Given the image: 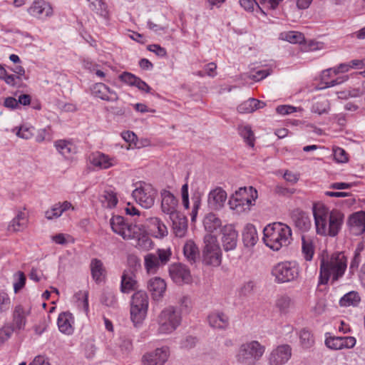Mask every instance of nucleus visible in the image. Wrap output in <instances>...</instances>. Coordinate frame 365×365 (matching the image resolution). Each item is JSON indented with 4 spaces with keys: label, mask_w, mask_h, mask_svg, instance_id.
<instances>
[{
    "label": "nucleus",
    "mask_w": 365,
    "mask_h": 365,
    "mask_svg": "<svg viewBox=\"0 0 365 365\" xmlns=\"http://www.w3.org/2000/svg\"><path fill=\"white\" fill-rule=\"evenodd\" d=\"M316 232L324 237L338 235L344 225V215L337 209L330 210L322 202L314 203L312 207Z\"/></svg>",
    "instance_id": "obj_1"
},
{
    "label": "nucleus",
    "mask_w": 365,
    "mask_h": 365,
    "mask_svg": "<svg viewBox=\"0 0 365 365\" xmlns=\"http://www.w3.org/2000/svg\"><path fill=\"white\" fill-rule=\"evenodd\" d=\"M110 225L113 232L131 241L136 249L147 251L153 247V242L143 225L129 223L120 215L113 216Z\"/></svg>",
    "instance_id": "obj_2"
},
{
    "label": "nucleus",
    "mask_w": 365,
    "mask_h": 365,
    "mask_svg": "<svg viewBox=\"0 0 365 365\" xmlns=\"http://www.w3.org/2000/svg\"><path fill=\"white\" fill-rule=\"evenodd\" d=\"M347 267V259L343 252H336L329 257L323 258L320 262L319 284H326L329 279L339 280L344 274Z\"/></svg>",
    "instance_id": "obj_3"
},
{
    "label": "nucleus",
    "mask_w": 365,
    "mask_h": 365,
    "mask_svg": "<svg viewBox=\"0 0 365 365\" xmlns=\"http://www.w3.org/2000/svg\"><path fill=\"white\" fill-rule=\"evenodd\" d=\"M263 233L264 244L274 251L288 246L292 240L291 228L282 222L269 224L264 228Z\"/></svg>",
    "instance_id": "obj_4"
},
{
    "label": "nucleus",
    "mask_w": 365,
    "mask_h": 365,
    "mask_svg": "<svg viewBox=\"0 0 365 365\" xmlns=\"http://www.w3.org/2000/svg\"><path fill=\"white\" fill-rule=\"evenodd\" d=\"M258 197L257 191L253 187H240L229 200L230 208L240 213L250 210Z\"/></svg>",
    "instance_id": "obj_5"
},
{
    "label": "nucleus",
    "mask_w": 365,
    "mask_h": 365,
    "mask_svg": "<svg viewBox=\"0 0 365 365\" xmlns=\"http://www.w3.org/2000/svg\"><path fill=\"white\" fill-rule=\"evenodd\" d=\"M181 322V314L175 307L173 306L167 307L158 316V332L161 334H171L178 329Z\"/></svg>",
    "instance_id": "obj_6"
},
{
    "label": "nucleus",
    "mask_w": 365,
    "mask_h": 365,
    "mask_svg": "<svg viewBox=\"0 0 365 365\" xmlns=\"http://www.w3.org/2000/svg\"><path fill=\"white\" fill-rule=\"evenodd\" d=\"M266 347L257 340H252L242 344L236 359L238 363L250 364L259 361L265 353Z\"/></svg>",
    "instance_id": "obj_7"
},
{
    "label": "nucleus",
    "mask_w": 365,
    "mask_h": 365,
    "mask_svg": "<svg viewBox=\"0 0 365 365\" xmlns=\"http://www.w3.org/2000/svg\"><path fill=\"white\" fill-rule=\"evenodd\" d=\"M271 274L277 283L290 282L299 277V267L294 261L281 262L272 267Z\"/></svg>",
    "instance_id": "obj_8"
},
{
    "label": "nucleus",
    "mask_w": 365,
    "mask_h": 365,
    "mask_svg": "<svg viewBox=\"0 0 365 365\" xmlns=\"http://www.w3.org/2000/svg\"><path fill=\"white\" fill-rule=\"evenodd\" d=\"M204 244L203 262L207 265L219 266L221 264L222 254L217 237L211 234H207L204 237Z\"/></svg>",
    "instance_id": "obj_9"
},
{
    "label": "nucleus",
    "mask_w": 365,
    "mask_h": 365,
    "mask_svg": "<svg viewBox=\"0 0 365 365\" xmlns=\"http://www.w3.org/2000/svg\"><path fill=\"white\" fill-rule=\"evenodd\" d=\"M157 190L153 186L145 182H139L135 185V189L132 195L135 201L143 207L150 208L155 203Z\"/></svg>",
    "instance_id": "obj_10"
},
{
    "label": "nucleus",
    "mask_w": 365,
    "mask_h": 365,
    "mask_svg": "<svg viewBox=\"0 0 365 365\" xmlns=\"http://www.w3.org/2000/svg\"><path fill=\"white\" fill-rule=\"evenodd\" d=\"M169 249H158L156 255L148 253L144 257V267L148 274L157 273L160 267L166 264L171 257Z\"/></svg>",
    "instance_id": "obj_11"
},
{
    "label": "nucleus",
    "mask_w": 365,
    "mask_h": 365,
    "mask_svg": "<svg viewBox=\"0 0 365 365\" xmlns=\"http://www.w3.org/2000/svg\"><path fill=\"white\" fill-rule=\"evenodd\" d=\"M91 165L98 170H107L118 165L116 157L109 155L101 151L91 153L88 157Z\"/></svg>",
    "instance_id": "obj_12"
},
{
    "label": "nucleus",
    "mask_w": 365,
    "mask_h": 365,
    "mask_svg": "<svg viewBox=\"0 0 365 365\" xmlns=\"http://www.w3.org/2000/svg\"><path fill=\"white\" fill-rule=\"evenodd\" d=\"M169 274L172 280L178 285L190 284L192 281L190 269L181 263H174L169 267Z\"/></svg>",
    "instance_id": "obj_13"
},
{
    "label": "nucleus",
    "mask_w": 365,
    "mask_h": 365,
    "mask_svg": "<svg viewBox=\"0 0 365 365\" xmlns=\"http://www.w3.org/2000/svg\"><path fill=\"white\" fill-rule=\"evenodd\" d=\"M292 347L289 344H281L274 348L268 356L270 365H284L292 356Z\"/></svg>",
    "instance_id": "obj_14"
},
{
    "label": "nucleus",
    "mask_w": 365,
    "mask_h": 365,
    "mask_svg": "<svg viewBox=\"0 0 365 365\" xmlns=\"http://www.w3.org/2000/svg\"><path fill=\"white\" fill-rule=\"evenodd\" d=\"M170 356V349L168 346L157 348L153 351L145 353L142 357V362L149 365H163Z\"/></svg>",
    "instance_id": "obj_15"
},
{
    "label": "nucleus",
    "mask_w": 365,
    "mask_h": 365,
    "mask_svg": "<svg viewBox=\"0 0 365 365\" xmlns=\"http://www.w3.org/2000/svg\"><path fill=\"white\" fill-rule=\"evenodd\" d=\"M238 233L232 225H227L222 229V245L225 251L228 252L236 248Z\"/></svg>",
    "instance_id": "obj_16"
},
{
    "label": "nucleus",
    "mask_w": 365,
    "mask_h": 365,
    "mask_svg": "<svg viewBox=\"0 0 365 365\" xmlns=\"http://www.w3.org/2000/svg\"><path fill=\"white\" fill-rule=\"evenodd\" d=\"M295 227L302 232H307L312 227V221L307 213L301 209H294L290 214Z\"/></svg>",
    "instance_id": "obj_17"
},
{
    "label": "nucleus",
    "mask_w": 365,
    "mask_h": 365,
    "mask_svg": "<svg viewBox=\"0 0 365 365\" xmlns=\"http://www.w3.org/2000/svg\"><path fill=\"white\" fill-rule=\"evenodd\" d=\"M226 200V192L222 187H217L208 194V206L212 210H218L224 206Z\"/></svg>",
    "instance_id": "obj_18"
},
{
    "label": "nucleus",
    "mask_w": 365,
    "mask_h": 365,
    "mask_svg": "<svg viewBox=\"0 0 365 365\" xmlns=\"http://www.w3.org/2000/svg\"><path fill=\"white\" fill-rule=\"evenodd\" d=\"M348 225L351 232L354 235H360L365 232V212L359 211L350 215Z\"/></svg>",
    "instance_id": "obj_19"
},
{
    "label": "nucleus",
    "mask_w": 365,
    "mask_h": 365,
    "mask_svg": "<svg viewBox=\"0 0 365 365\" xmlns=\"http://www.w3.org/2000/svg\"><path fill=\"white\" fill-rule=\"evenodd\" d=\"M92 93L103 101L114 102L118 100L117 93L103 83H97L93 86Z\"/></svg>",
    "instance_id": "obj_20"
},
{
    "label": "nucleus",
    "mask_w": 365,
    "mask_h": 365,
    "mask_svg": "<svg viewBox=\"0 0 365 365\" xmlns=\"http://www.w3.org/2000/svg\"><path fill=\"white\" fill-rule=\"evenodd\" d=\"M57 152L66 159H71L78 152V147L71 140H58L54 142Z\"/></svg>",
    "instance_id": "obj_21"
},
{
    "label": "nucleus",
    "mask_w": 365,
    "mask_h": 365,
    "mask_svg": "<svg viewBox=\"0 0 365 365\" xmlns=\"http://www.w3.org/2000/svg\"><path fill=\"white\" fill-rule=\"evenodd\" d=\"M167 284L164 279L160 277L151 278L148 282V289L151 294L152 298L158 301L160 300L166 291Z\"/></svg>",
    "instance_id": "obj_22"
},
{
    "label": "nucleus",
    "mask_w": 365,
    "mask_h": 365,
    "mask_svg": "<svg viewBox=\"0 0 365 365\" xmlns=\"http://www.w3.org/2000/svg\"><path fill=\"white\" fill-rule=\"evenodd\" d=\"M161 209L164 213L170 216L178 212L177 210L178 201L173 193L168 190H163L161 192Z\"/></svg>",
    "instance_id": "obj_23"
},
{
    "label": "nucleus",
    "mask_w": 365,
    "mask_h": 365,
    "mask_svg": "<svg viewBox=\"0 0 365 365\" xmlns=\"http://www.w3.org/2000/svg\"><path fill=\"white\" fill-rule=\"evenodd\" d=\"M337 75L335 68L324 70L321 76L322 83L324 84V88H329L341 84L348 79L346 76L336 77Z\"/></svg>",
    "instance_id": "obj_24"
},
{
    "label": "nucleus",
    "mask_w": 365,
    "mask_h": 365,
    "mask_svg": "<svg viewBox=\"0 0 365 365\" xmlns=\"http://www.w3.org/2000/svg\"><path fill=\"white\" fill-rule=\"evenodd\" d=\"M209 325L216 329L225 330L230 325L229 317L221 312H214L207 317Z\"/></svg>",
    "instance_id": "obj_25"
},
{
    "label": "nucleus",
    "mask_w": 365,
    "mask_h": 365,
    "mask_svg": "<svg viewBox=\"0 0 365 365\" xmlns=\"http://www.w3.org/2000/svg\"><path fill=\"white\" fill-rule=\"evenodd\" d=\"M136 275L131 269H126L123 272L120 282V291L123 293H130L138 289Z\"/></svg>",
    "instance_id": "obj_26"
},
{
    "label": "nucleus",
    "mask_w": 365,
    "mask_h": 365,
    "mask_svg": "<svg viewBox=\"0 0 365 365\" xmlns=\"http://www.w3.org/2000/svg\"><path fill=\"white\" fill-rule=\"evenodd\" d=\"M57 324L59 331L66 335H71L74 331V317L70 312H62L58 315Z\"/></svg>",
    "instance_id": "obj_27"
},
{
    "label": "nucleus",
    "mask_w": 365,
    "mask_h": 365,
    "mask_svg": "<svg viewBox=\"0 0 365 365\" xmlns=\"http://www.w3.org/2000/svg\"><path fill=\"white\" fill-rule=\"evenodd\" d=\"M170 219L172 221L175 235L179 237H183L187 228V221L185 215L180 212H177L170 215Z\"/></svg>",
    "instance_id": "obj_28"
},
{
    "label": "nucleus",
    "mask_w": 365,
    "mask_h": 365,
    "mask_svg": "<svg viewBox=\"0 0 365 365\" xmlns=\"http://www.w3.org/2000/svg\"><path fill=\"white\" fill-rule=\"evenodd\" d=\"M92 279L96 283L103 282L106 275V269L103 262L98 258H93L90 262Z\"/></svg>",
    "instance_id": "obj_29"
},
{
    "label": "nucleus",
    "mask_w": 365,
    "mask_h": 365,
    "mask_svg": "<svg viewBox=\"0 0 365 365\" xmlns=\"http://www.w3.org/2000/svg\"><path fill=\"white\" fill-rule=\"evenodd\" d=\"M148 226L155 237H163L168 235V229L163 221L158 217L147 219Z\"/></svg>",
    "instance_id": "obj_30"
},
{
    "label": "nucleus",
    "mask_w": 365,
    "mask_h": 365,
    "mask_svg": "<svg viewBox=\"0 0 365 365\" xmlns=\"http://www.w3.org/2000/svg\"><path fill=\"white\" fill-rule=\"evenodd\" d=\"M258 235L255 227L252 224H247L242 232V241L245 247H252L258 241Z\"/></svg>",
    "instance_id": "obj_31"
},
{
    "label": "nucleus",
    "mask_w": 365,
    "mask_h": 365,
    "mask_svg": "<svg viewBox=\"0 0 365 365\" xmlns=\"http://www.w3.org/2000/svg\"><path fill=\"white\" fill-rule=\"evenodd\" d=\"M27 222L26 213L19 211L16 216L10 222L8 226V231L13 232L22 231L26 228Z\"/></svg>",
    "instance_id": "obj_32"
},
{
    "label": "nucleus",
    "mask_w": 365,
    "mask_h": 365,
    "mask_svg": "<svg viewBox=\"0 0 365 365\" xmlns=\"http://www.w3.org/2000/svg\"><path fill=\"white\" fill-rule=\"evenodd\" d=\"M183 254L187 262L190 264H194L200 257L198 247L192 240H188L185 243Z\"/></svg>",
    "instance_id": "obj_33"
},
{
    "label": "nucleus",
    "mask_w": 365,
    "mask_h": 365,
    "mask_svg": "<svg viewBox=\"0 0 365 365\" xmlns=\"http://www.w3.org/2000/svg\"><path fill=\"white\" fill-rule=\"evenodd\" d=\"M265 106L262 101L255 98H249L237 106V111L240 113H250L257 109L262 108Z\"/></svg>",
    "instance_id": "obj_34"
},
{
    "label": "nucleus",
    "mask_w": 365,
    "mask_h": 365,
    "mask_svg": "<svg viewBox=\"0 0 365 365\" xmlns=\"http://www.w3.org/2000/svg\"><path fill=\"white\" fill-rule=\"evenodd\" d=\"M130 307L148 309V297L144 291L135 292L131 298Z\"/></svg>",
    "instance_id": "obj_35"
},
{
    "label": "nucleus",
    "mask_w": 365,
    "mask_h": 365,
    "mask_svg": "<svg viewBox=\"0 0 365 365\" xmlns=\"http://www.w3.org/2000/svg\"><path fill=\"white\" fill-rule=\"evenodd\" d=\"M71 209L74 210L71 203L68 201H64L62 203L55 204L50 211H47V220H51L60 217L63 212Z\"/></svg>",
    "instance_id": "obj_36"
},
{
    "label": "nucleus",
    "mask_w": 365,
    "mask_h": 365,
    "mask_svg": "<svg viewBox=\"0 0 365 365\" xmlns=\"http://www.w3.org/2000/svg\"><path fill=\"white\" fill-rule=\"evenodd\" d=\"M361 302L359 294L355 291H351L345 294L339 302L341 307H357Z\"/></svg>",
    "instance_id": "obj_37"
},
{
    "label": "nucleus",
    "mask_w": 365,
    "mask_h": 365,
    "mask_svg": "<svg viewBox=\"0 0 365 365\" xmlns=\"http://www.w3.org/2000/svg\"><path fill=\"white\" fill-rule=\"evenodd\" d=\"M26 312L22 305H16L13 312V324L14 328L21 329L26 324Z\"/></svg>",
    "instance_id": "obj_38"
},
{
    "label": "nucleus",
    "mask_w": 365,
    "mask_h": 365,
    "mask_svg": "<svg viewBox=\"0 0 365 365\" xmlns=\"http://www.w3.org/2000/svg\"><path fill=\"white\" fill-rule=\"evenodd\" d=\"M100 202L103 207L106 208H113L118 203L116 194L110 190H105L99 197Z\"/></svg>",
    "instance_id": "obj_39"
},
{
    "label": "nucleus",
    "mask_w": 365,
    "mask_h": 365,
    "mask_svg": "<svg viewBox=\"0 0 365 365\" xmlns=\"http://www.w3.org/2000/svg\"><path fill=\"white\" fill-rule=\"evenodd\" d=\"M302 253L307 261H311L314 254V246L312 240L306 236L302 237Z\"/></svg>",
    "instance_id": "obj_40"
},
{
    "label": "nucleus",
    "mask_w": 365,
    "mask_h": 365,
    "mask_svg": "<svg viewBox=\"0 0 365 365\" xmlns=\"http://www.w3.org/2000/svg\"><path fill=\"white\" fill-rule=\"evenodd\" d=\"M203 224L206 230L212 232L220 227L222 222L215 214L211 212L205 217Z\"/></svg>",
    "instance_id": "obj_41"
},
{
    "label": "nucleus",
    "mask_w": 365,
    "mask_h": 365,
    "mask_svg": "<svg viewBox=\"0 0 365 365\" xmlns=\"http://www.w3.org/2000/svg\"><path fill=\"white\" fill-rule=\"evenodd\" d=\"M238 133L243 138L247 144L251 147L255 145V135L252 128L249 125H240L238 126Z\"/></svg>",
    "instance_id": "obj_42"
},
{
    "label": "nucleus",
    "mask_w": 365,
    "mask_h": 365,
    "mask_svg": "<svg viewBox=\"0 0 365 365\" xmlns=\"http://www.w3.org/2000/svg\"><path fill=\"white\" fill-rule=\"evenodd\" d=\"M276 307L282 314H287L293 306V302L288 295H281L277 297L275 302Z\"/></svg>",
    "instance_id": "obj_43"
},
{
    "label": "nucleus",
    "mask_w": 365,
    "mask_h": 365,
    "mask_svg": "<svg viewBox=\"0 0 365 365\" xmlns=\"http://www.w3.org/2000/svg\"><path fill=\"white\" fill-rule=\"evenodd\" d=\"M279 38L291 43H301L304 41V36L302 33L295 31L281 33Z\"/></svg>",
    "instance_id": "obj_44"
},
{
    "label": "nucleus",
    "mask_w": 365,
    "mask_h": 365,
    "mask_svg": "<svg viewBox=\"0 0 365 365\" xmlns=\"http://www.w3.org/2000/svg\"><path fill=\"white\" fill-rule=\"evenodd\" d=\"M299 342L304 349H309L314 344V339L311 331L307 329H302L299 334Z\"/></svg>",
    "instance_id": "obj_45"
},
{
    "label": "nucleus",
    "mask_w": 365,
    "mask_h": 365,
    "mask_svg": "<svg viewBox=\"0 0 365 365\" xmlns=\"http://www.w3.org/2000/svg\"><path fill=\"white\" fill-rule=\"evenodd\" d=\"M130 319L133 324L137 327L141 324L147 316V309L130 307Z\"/></svg>",
    "instance_id": "obj_46"
},
{
    "label": "nucleus",
    "mask_w": 365,
    "mask_h": 365,
    "mask_svg": "<svg viewBox=\"0 0 365 365\" xmlns=\"http://www.w3.org/2000/svg\"><path fill=\"white\" fill-rule=\"evenodd\" d=\"M13 279L14 292L18 294L26 285V276L22 271H18L14 274Z\"/></svg>",
    "instance_id": "obj_47"
},
{
    "label": "nucleus",
    "mask_w": 365,
    "mask_h": 365,
    "mask_svg": "<svg viewBox=\"0 0 365 365\" xmlns=\"http://www.w3.org/2000/svg\"><path fill=\"white\" fill-rule=\"evenodd\" d=\"M78 308L88 314L89 310L88 292L87 291H79L75 294Z\"/></svg>",
    "instance_id": "obj_48"
},
{
    "label": "nucleus",
    "mask_w": 365,
    "mask_h": 365,
    "mask_svg": "<svg viewBox=\"0 0 365 365\" xmlns=\"http://www.w3.org/2000/svg\"><path fill=\"white\" fill-rule=\"evenodd\" d=\"M329 108V101L326 98H321L313 103L312 111L319 115H322L327 113Z\"/></svg>",
    "instance_id": "obj_49"
},
{
    "label": "nucleus",
    "mask_w": 365,
    "mask_h": 365,
    "mask_svg": "<svg viewBox=\"0 0 365 365\" xmlns=\"http://www.w3.org/2000/svg\"><path fill=\"white\" fill-rule=\"evenodd\" d=\"M44 1L34 0L31 6L28 9V12L34 17L38 18L44 11Z\"/></svg>",
    "instance_id": "obj_50"
},
{
    "label": "nucleus",
    "mask_w": 365,
    "mask_h": 365,
    "mask_svg": "<svg viewBox=\"0 0 365 365\" xmlns=\"http://www.w3.org/2000/svg\"><path fill=\"white\" fill-rule=\"evenodd\" d=\"M11 301L9 294L4 290H0V314L6 312L11 307Z\"/></svg>",
    "instance_id": "obj_51"
},
{
    "label": "nucleus",
    "mask_w": 365,
    "mask_h": 365,
    "mask_svg": "<svg viewBox=\"0 0 365 365\" xmlns=\"http://www.w3.org/2000/svg\"><path fill=\"white\" fill-rule=\"evenodd\" d=\"M256 287V283L254 280L249 279L245 282L240 288V294L241 296H249L252 294Z\"/></svg>",
    "instance_id": "obj_52"
},
{
    "label": "nucleus",
    "mask_w": 365,
    "mask_h": 365,
    "mask_svg": "<svg viewBox=\"0 0 365 365\" xmlns=\"http://www.w3.org/2000/svg\"><path fill=\"white\" fill-rule=\"evenodd\" d=\"M89 7L101 16L106 17L108 16L107 5L102 0H98L93 4L89 5Z\"/></svg>",
    "instance_id": "obj_53"
},
{
    "label": "nucleus",
    "mask_w": 365,
    "mask_h": 365,
    "mask_svg": "<svg viewBox=\"0 0 365 365\" xmlns=\"http://www.w3.org/2000/svg\"><path fill=\"white\" fill-rule=\"evenodd\" d=\"M51 241L56 245H65L69 242H73V237L63 233H58L56 235L51 236Z\"/></svg>",
    "instance_id": "obj_54"
},
{
    "label": "nucleus",
    "mask_w": 365,
    "mask_h": 365,
    "mask_svg": "<svg viewBox=\"0 0 365 365\" xmlns=\"http://www.w3.org/2000/svg\"><path fill=\"white\" fill-rule=\"evenodd\" d=\"M325 344L330 349L341 350V336L326 335Z\"/></svg>",
    "instance_id": "obj_55"
},
{
    "label": "nucleus",
    "mask_w": 365,
    "mask_h": 365,
    "mask_svg": "<svg viewBox=\"0 0 365 365\" xmlns=\"http://www.w3.org/2000/svg\"><path fill=\"white\" fill-rule=\"evenodd\" d=\"M192 210L191 212V220L194 222L196 219L198 210L200 207L201 205V196L200 194L194 195L192 197Z\"/></svg>",
    "instance_id": "obj_56"
},
{
    "label": "nucleus",
    "mask_w": 365,
    "mask_h": 365,
    "mask_svg": "<svg viewBox=\"0 0 365 365\" xmlns=\"http://www.w3.org/2000/svg\"><path fill=\"white\" fill-rule=\"evenodd\" d=\"M15 328L13 326H4L0 329V344L4 343L13 334Z\"/></svg>",
    "instance_id": "obj_57"
},
{
    "label": "nucleus",
    "mask_w": 365,
    "mask_h": 365,
    "mask_svg": "<svg viewBox=\"0 0 365 365\" xmlns=\"http://www.w3.org/2000/svg\"><path fill=\"white\" fill-rule=\"evenodd\" d=\"M136 76L129 72H123L119 76V79L128 86H133L137 78Z\"/></svg>",
    "instance_id": "obj_58"
},
{
    "label": "nucleus",
    "mask_w": 365,
    "mask_h": 365,
    "mask_svg": "<svg viewBox=\"0 0 365 365\" xmlns=\"http://www.w3.org/2000/svg\"><path fill=\"white\" fill-rule=\"evenodd\" d=\"M356 343V339L354 336H341V349H351Z\"/></svg>",
    "instance_id": "obj_59"
},
{
    "label": "nucleus",
    "mask_w": 365,
    "mask_h": 365,
    "mask_svg": "<svg viewBox=\"0 0 365 365\" xmlns=\"http://www.w3.org/2000/svg\"><path fill=\"white\" fill-rule=\"evenodd\" d=\"M197 343L196 337L192 336H187L184 338L180 342L181 348L190 349L195 346Z\"/></svg>",
    "instance_id": "obj_60"
},
{
    "label": "nucleus",
    "mask_w": 365,
    "mask_h": 365,
    "mask_svg": "<svg viewBox=\"0 0 365 365\" xmlns=\"http://www.w3.org/2000/svg\"><path fill=\"white\" fill-rule=\"evenodd\" d=\"M271 71L270 68L261 69L250 75V78L255 81H259L268 76Z\"/></svg>",
    "instance_id": "obj_61"
},
{
    "label": "nucleus",
    "mask_w": 365,
    "mask_h": 365,
    "mask_svg": "<svg viewBox=\"0 0 365 365\" xmlns=\"http://www.w3.org/2000/svg\"><path fill=\"white\" fill-rule=\"evenodd\" d=\"M181 312H189L192 307V302L188 296H182L179 299Z\"/></svg>",
    "instance_id": "obj_62"
},
{
    "label": "nucleus",
    "mask_w": 365,
    "mask_h": 365,
    "mask_svg": "<svg viewBox=\"0 0 365 365\" xmlns=\"http://www.w3.org/2000/svg\"><path fill=\"white\" fill-rule=\"evenodd\" d=\"M182 203L183 207L187 210L190 207L188 184L185 183L181 187Z\"/></svg>",
    "instance_id": "obj_63"
},
{
    "label": "nucleus",
    "mask_w": 365,
    "mask_h": 365,
    "mask_svg": "<svg viewBox=\"0 0 365 365\" xmlns=\"http://www.w3.org/2000/svg\"><path fill=\"white\" fill-rule=\"evenodd\" d=\"M334 157L338 163H345L348 160L345 150L341 148L334 149Z\"/></svg>",
    "instance_id": "obj_64"
}]
</instances>
